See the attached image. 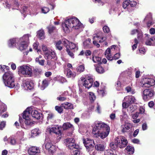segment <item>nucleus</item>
<instances>
[{"mask_svg":"<svg viewBox=\"0 0 155 155\" xmlns=\"http://www.w3.org/2000/svg\"><path fill=\"white\" fill-rule=\"evenodd\" d=\"M93 133L96 137H100L103 139L108 135L110 127L106 124L102 122H96L94 123Z\"/></svg>","mask_w":155,"mask_h":155,"instance_id":"1","label":"nucleus"},{"mask_svg":"<svg viewBox=\"0 0 155 155\" xmlns=\"http://www.w3.org/2000/svg\"><path fill=\"white\" fill-rule=\"evenodd\" d=\"M63 30L66 32H69L70 29H78L84 27L83 25L76 17L70 18L65 20L62 23Z\"/></svg>","mask_w":155,"mask_h":155,"instance_id":"2","label":"nucleus"},{"mask_svg":"<svg viewBox=\"0 0 155 155\" xmlns=\"http://www.w3.org/2000/svg\"><path fill=\"white\" fill-rule=\"evenodd\" d=\"M3 82L6 86L13 88L15 86L14 79L13 74L9 71L5 72L2 77Z\"/></svg>","mask_w":155,"mask_h":155,"instance_id":"3","label":"nucleus"},{"mask_svg":"<svg viewBox=\"0 0 155 155\" xmlns=\"http://www.w3.org/2000/svg\"><path fill=\"white\" fill-rule=\"evenodd\" d=\"M18 71L25 77H31L33 74L32 67L29 65H23L19 67Z\"/></svg>","mask_w":155,"mask_h":155,"instance_id":"4","label":"nucleus"},{"mask_svg":"<svg viewBox=\"0 0 155 155\" xmlns=\"http://www.w3.org/2000/svg\"><path fill=\"white\" fill-rule=\"evenodd\" d=\"M93 81V76L91 75H87L85 78H81L79 81V84L81 86H84L85 88L89 89L92 86Z\"/></svg>","mask_w":155,"mask_h":155,"instance_id":"5","label":"nucleus"},{"mask_svg":"<svg viewBox=\"0 0 155 155\" xmlns=\"http://www.w3.org/2000/svg\"><path fill=\"white\" fill-rule=\"evenodd\" d=\"M42 49L44 54V58L46 59L49 60L55 58L56 54L54 51L44 45L42 46Z\"/></svg>","mask_w":155,"mask_h":155,"instance_id":"6","label":"nucleus"},{"mask_svg":"<svg viewBox=\"0 0 155 155\" xmlns=\"http://www.w3.org/2000/svg\"><path fill=\"white\" fill-rule=\"evenodd\" d=\"M31 110L30 107L28 108L23 113V117L25 120V124L27 126H31L34 124V122L30 118Z\"/></svg>","mask_w":155,"mask_h":155,"instance_id":"7","label":"nucleus"},{"mask_svg":"<svg viewBox=\"0 0 155 155\" xmlns=\"http://www.w3.org/2000/svg\"><path fill=\"white\" fill-rule=\"evenodd\" d=\"M47 130L50 133H55L58 140L60 139L62 137L61 131V127H60L55 126L51 128L47 127Z\"/></svg>","mask_w":155,"mask_h":155,"instance_id":"8","label":"nucleus"},{"mask_svg":"<svg viewBox=\"0 0 155 155\" xmlns=\"http://www.w3.org/2000/svg\"><path fill=\"white\" fill-rule=\"evenodd\" d=\"M141 83L142 87L149 88L155 84V80L151 78H145L142 79Z\"/></svg>","mask_w":155,"mask_h":155,"instance_id":"9","label":"nucleus"},{"mask_svg":"<svg viewBox=\"0 0 155 155\" xmlns=\"http://www.w3.org/2000/svg\"><path fill=\"white\" fill-rule=\"evenodd\" d=\"M93 44L97 48L100 47V45L98 42L101 43L105 40V38L100 36V34H94L93 37Z\"/></svg>","mask_w":155,"mask_h":155,"instance_id":"10","label":"nucleus"},{"mask_svg":"<svg viewBox=\"0 0 155 155\" xmlns=\"http://www.w3.org/2000/svg\"><path fill=\"white\" fill-rule=\"evenodd\" d=\"M115 141L118 143V147L120 148H123L125 147L128 143V141L127 139L124 136H121L119 139L118 137L115 138Z\"/></svg>","mask_w":155,"mask_h":155,"instance_id":"11","label":"nucleus"},{"mask_svg":"<svg viewBox=\"0 0 155 155\" xmlns=\"http://www.w3.org/2000/svg\"><path fill=\"white\" fill-rule=\"evenodd\" d=\"M143 97L144 101H147L154 95V91L150 89L144 90L143 92Z\"/></svg>","mask_w":155,"mask_h":155,"instance_id":"12","label":"nucleus"},{"mask_svg":"<svg viewBox=\"0 0 155 155\" xmlns=\"http://www.w3.org/2000/svg\"><path fill=\"white\" fill-rule=\"evenodd\" d=\"M83 143L86 148L90 149L94 148V144L93 140L87 138L86 139H84Z\"/></svg>","mask_w":155,"mask_h":155,"instance_id":"13","label":"nucleus"},{"mask_svg":"<svg viewBox=\"0 0 155 155\" xmlns=\"http://www.w3.org/2000/svg\"><path fill=\"white\" fill-rule=\"evenodd\" d=\"M40 151L38 147H32L28 149V153L30 155H37L39 154Z\"/></svg>","mask_w":155,"mask_h":155,"instance_id":"14","label":"nucleus"},{"mask_svg":"<svg viewBox=\"0 0 155 155\" xmlns=\"http://www.w3.org/2000/svg\"><path fill=\"white\" fill-rule=\"evenodd\" d=\"M132 124L128 122H125L124 123L121 125V131L124 133L128 132L132 128Z\"/></svg>","mask_w":155,"mask_h":155,"instance_id":"15","label":"nucleus"},{"mask_svg":"<svg viewBox=\"0 0 155 155\" xmlns=\"http://www.w3.org/2000/svg\"><path fill=\"white\" fill-rule=\"evenodd\" d=\"M45 147L46 149L48 150L49 152L52 154L56 151L55 147L50 143H47L45 145Z\"/></svg>","mask_w":155,"mask_h":155,"instance_id":"16","label":"nucleus"},{"mask_svg":"<svg viewBox=\"0 0 155 155\" xmlns=\"http://www.w3.org/2000/svg\"><path fill=\"white\" fill-rule=\"evenodd\" d=\"M64 73L68 78H74L76 76V74L74 72H72L70 69L65 68L64 70Z\"/></svg>","mask_w":155,"mask_h":155,"instance_id":"17","label":"nucleus"},{"mask_svg":"<svg viewBox=\"0 0 155 155\" xmlns=\"http://www.w3.org/2000/svg\"><path fill=\"white\" fill-rule=\"evenodd\" d=\"M31 109V111L30 112V114L32 115V117L37 119H40L41 117L42 116V114L39 112L37 110H32V109Z\"/></svg>","mask_w":155,"mask_h":155,"instance_id":"18","label":"nucleus"},{"mask_svg":"<svg viewBox=\"0 0 155 155\" xmlns=\"http://www.w3.org/2000/svg\"><path fill=\"white\" fill-rule=\"evenodd\" d=\"M23 85L25 89L28 90H31L33 88L34 84L31 81H26L24 83Z\"/></svg>","mask_w":155,"mask_h":155,"instance_id":"19","label":"nucleus"},{"mask_svg":"<svg viewBox=\"0 0 155 155\" xmlns=\"http://www.w3.org/2000/svg\"><path fill=\"white\" fill-rule=\"evenodd\" d=\"M124 101H127L129 104L134 103L136 100L134 97L132 96H128L125 97L124 99Z\"/></svg>","mask_w":155,"mask_h":155,"instance_id":"20","label":"nucleus"},{"mask_svg":"<svg viewBox=\"0 0 155 155\" xmlns=\"http://www.w3.org/2000/svg\"><path fill=\"white\" fill-rule=\"evenodd\" d=\"M105 55L107 59L111 61L113 59V56L110 52V49L108 48L107 49L105 52Z\"/></svg>","mask_w":155,"mask_h":155,"instance_id":"21","label":"nucleus"},{"mask_svg":"<svg viewBox=\"0 0 155 155\" xmlns=\"http://www.w3.org/2000/svg\"><path fill=\"white\" fill-rule=\"evenodd\" d=\"M30 35L29 34L25 35L20 39V42H22L23 43H27L29 42V38Z\"/></svg>","mask_w":155,"mask_h":155,"instance_id":"22","label":"nucleus"},{"mask_svg":"<svg viewBox=\"0 0 155 155\" xmlns=\"http://www.w3.org/2000/svg\"><path fill=\"white\" fill-rule=\"evenodd\" d=\"M66 146L70 149H78L79 148V146L75 144L74 142H73L72 143H66Z\"/></svg>","mask_w":155,"mask_h":155,"instance_id":"23","label":"nucleus"},{"mask_svg":"<svg viewBox=\"0 0 155 155\" xmlns=\"http://www.w3.org/2000/svg\"><path fill=\"white\" fill-rule=\"evenodd\" d=\"M105 144H98L95 146V148L97 150L103 151L105 149Z\"/></svg>","mask_w":155,"mask_h":155,"instance_id":"24","label":"nucleus"},{"mask_svg":"<svg viewBox=\"0 0 155 155\" xmlns=\"http://www.w3.org/2000/svg\"><path fill=\"white\" fill-rule=\"evenodd\" d=\"M27 43H23L22 42H20L18 45V49L21 51H22L25 49L28 46Z\"/></svg>","mask_w":155,"mask_h":155,"instance_id":"25","label":"nucleus"},{"mask_svg":"<svg viewBox=\"0 0 155 155\" xmlns=\"http://www.w3.org/2000/svg\"><path fill=\"white\" fill-rule=\"evenodd\" d=\"M16 39H12L8 41V45L10 47H13L16 46Z\"/></svg>","mask_w":155,"mask_h":155,"instance_id":"26","label":"nucleus"},{"mask_svg":"<svg viewBox=\"0 0 155 155\" xmlns=\"http://www.w3.org/2000/svg\"><path fill=\"white\" fill-rule=\"evenodd\" d=\"M155 38H151L147 40L145 42L146 44L148 45H155Z\"/></svg>","mask_w":155,"mask_h":155,"instance_id":"27","label":"nucleus"},{"mask_svg":"<svg viewBox=\"0 0 155 155\" xmlns=\"http://www.w3.org/2000/svg\"><path fill=\"white\" fill-rule=\"evenodd\" d=\"M40 133V131L38 128H35L32 130L31 131V136L35 137Z\"/></svg>","mask_w":155,"mask_h":155,"instance_id":"28","label":"nucleus"},{"mask_svg":"<svg viewBox=\"0 0 155 155\" xmlns=\"http://www.w3.org/2000/svg\"><path fill=\"white\" fill-rule=\"evenodd\" d=\"M118 143H116V141H115L114 140V142H111L110 143V146L111 149L115 150L118 147Z\"/></svg>","mask_w":155,"mask_h":155,"instance_id":"29","label":"nucleus"},{"mask_svg":"<svg viewBox=\"0 0 155 155\" xmlns=\"http://www.w3.org/2000/svg\"><path fill=\"white\" fill-rule=\"evenodd\" d=\"M91 43V40L90 38H89L85 40L83 42V44L84 46L86 47H90Z\"/></svg>","mask_w":155,"mask_h":155,"instance_id":"30","label":"nucleus"},{"mask_svg":"<svg viewBox=\"0 0 155 155\" xmlns=\"http://www.w3.org/2000/svg\"><path fill=\"white\" fill-rule=\"evenodd\" d=\"M37 37L40 39H43L45 38L44 32L43 30H40L38 31Z\"/></svg>","mask_w":155,"mask_h":155,"instance_id":"31","label":"nucleus"},{"mask_svg":"<svg viewBox=\"0 0 155 155\" xmlns=\"http://www.w3.org/2000/svg\"><path fill=\"white\" fill-rule=\"evenodd\" d=\"M56 48L60 51L62 49L63 46L61 41L60 40L55 43Z\"/></svg>","mask_w":155,"mask_h":155,"instance_id":"32","label":"nucleus"},{"mask_svg":"<svg viewBox=\"0 0 155 155\" xmlns=\"http://www.w3.org/2000/svg\"><path fill=\"white\" fill-rule=\"evenodd\" d=\"M101 59L100 57L97 56H93L92 60L94 63L100 64L101 63Z\"/></svg>","mask_w":155,"mask_h":155,"instance_id":"33","label":"nucleus"},{"mask_svg":"<svg viewBox=\"0 0 155 155\" xmlns=\"http://www.w3.org/2000/svg\"><path fill=\"white\" fill-rule=\"evenodd\" d=\"M62 127L64 130H66L70 128H73V129L74 128L73 125L68 122L65 123L62 126Z\"/></svg>","mask_w":155,"mask_h":155,"instance_id":"34","label":"nucleus"},{"mask_svg":"<svg viewBox=\"0 0 155 155\" xmlns=\"http://www.w3.org/2000/svg\"><path fill=\"white\" fill-rule=\"evenodd\" d=\"M68 47V49L70 48L71 49H73L76 48V49L77 50L78 48V46L76 44L71 42H69Z\"/></svg>","mask_w":155,"mask_h":155,"instance_id":"35","label":"nucleus"},{"mask_svg":"<svg viewBox=\"0 0 155 155\" xmlns=\"http://www.w3.org/2000/svg\"><path fill=\"white\" fill-rule=\"evenodd\" d=\"M125 150L129 152L130 154H132L134 152V147H132L127 146L125 148Z\"/></svg>","mask_w":155,"mask_h":155,"instance_id":"36","label":"nucleus"},{"mask_svg":"<svg viewBox=\"0 0 155 155\" xmlns=\"http://www.w3.org/2000/svg\"><path fill=\"white\" fill-rule=\"evenodd\" d=\"M48 82L47 80L46 79L44 80L42 82V85L40 87V88L41 90H44L45 88L48 85Z\"/></svg>","mask_w":155,"mask_h":155,"instance_id":"37","label":"nucleus"},{"mask_svg":"<svg viewBox=\"0 0 155 155\" xmlns=\"http://www.w3.org/2000/svg\"><path fill=\"white\" fill-rule=\"evenodd\" d=\"M8 140L12 145H15L16 143V141L15 139L12 137H10L8 138Z\"/></svg>","mask_w":155,"mask_h":155,"instance_id":"38","label":"nucleus"},{"mask_svg":"<svg viewBox=\"0 0 155 155\" xmlns=\"http://www.w3.org/2000/svg\"><path fill=\"white\" fill-rule=\"evenodd\" d=\"M96 71L99 73L102 74L104 72V70L103 68L99 66L96 68Z\"/></svg>","mask_w":155,"mask_h":155,"instance_id":"39","label":"nucleus"},{"mask_svg":"<svg viewBox=\"0 0 155 155\" xmlns=\"http://www.w3.org/2000/svg\"><path fill=\"white\" fill-rule=\"evenodd\" d=\"M84 66L83 64L79 66L77 68V72L81 73L84 71Z\"/></svg>","mask_w":155,"mask_h":155,"instance_id":"40","label":"nucleus"},{"mask_svg":"<svg viewBox=\"0 0 155 155\" xmlns=\"http://www.w3.org/2000/svg\"><path fill=\"white\" fill-rule=\"evenodd\" d=\"M89 99L91 102H93L96 99V97L94 94L91 92H90Z\"/></svg>","mask_w":155,"mask_h":155,"instance_id":"41","label":"nucleus"},{"mask_svg":"<svg viewBox=\"0 0 155 155\" xmlns=\"http://www.w3.org/2000/svg\"><path fill=\"white\" fill-rule=\"evenodd\" d=\"M129 0H127L124 1L123 3L122 6L123 8H127L128 7L129 5Z\"/></svg>","mask_w":155,"mask_h":155,"instance_id":"42","label":"nucleus"},{"mask_svg":"<svg viewBox=\"0 0 155 155\" xmlns=\"http://www.w3.org/2000/svg\"><path fill=\"white\" fill-rule=\"evenodd\" d=\"M152 19H153L151 14L150 13H149L147 14L145 18H144V20L145 21H149Z\"/></svg>","mask_w":155,"mask_h":155,"instance_id":"43","label":"nucleus"},{"mask_svg":"<svg viewBox=\"0 0 155 155\" xmlns=\"http://www.w3.org/2000/svg\"><path fill=\"white\" fill-rule=\"evenodd\" d=\"M54 117V114L52 113H49L48 115V116L47 117V119L48 120V121L49 120H50L51 119H52Z\"/></svg>","mask_w":155,"mask_h":155,"instance_id":"44","label":"nucleus"},{"mask_svg":"<svg viewBox=\"0 0 155 155\" xmlns=\"http://www.w3.org/2000/svg\"><path fill=\"white\" fill-rule=\"evenodd\" d=\"M1 103L2 105L1 106L0 110L1 112H4L6 110V106L5 104L2 103L1 102Z\"/></svg>","mask_w":155,"mask_h":155,"instance_id":"45","label":"nucleus"},{"mask_svg":"<svg viewBox=\"0 0 155 155\" xmlns=\"http://www.w3.org/2000/svg\"><path fill=\"white\" fill-rule=\"evenodd\" d=\"M62 107L56 106L55 107V109L56 111H57L59 113H61L63 111V108Z\"/></svg>","mask_w":155,"mask_h":155,"instance_id":"46","label":"nucleus"},{"mask_svg":"<svg viewBox=\"0 0 155 155\" xmlns=\"http://www.w3.org/2000/svg\"><path fill=\"white\" fill-rule=\"evenodd\" d=\"M155 21L153 19L148 21L147 24L148 27H150L151 26L154 24Z\"/></svg>","mask_w":155,"mask_h":155,"instance_id":"47","label":"nucleus"},{"mask_svg":"<svg viewBox=\"0 0 155 155\" xmlns=\"http://www.w3.org/2000/svg\"><path fill=\"white\" fill-rule=\"evenodd\" d=\"M116 87V89L117 90L119 91L120 90L121 87V83L119 81H117L116 82V84L115 85Z\"/></svg>","mask_w":155,"mask_h":155,"instance_id":"48","label":"nucleus"},{"mask_svg":"<svg viewBox=\"0 0 155 155\" xmlns=\"http://www.w3.org/2000/svg\"><path fill=\"white\" fill-rule=\"evenodd\" d=\"M49 11L48 8L46 7H44L41 8V12L44 14H46L48 13Z\"/></svg>","mask_w":155,"mask_h":155,"instance_id":"49","label":"nucleus"},{"mask_svg":"<svg viewBox=\"0 0 155 155\" xmlns=\"http://www.w3.org/2000/svg\"><path fill=\"white\" fill-rule=\"evenodd\" d=\"M135 109L136 108L133 105H130L128 109V110L130 112L132 113L134 112Z\"/></svg>","mask_w":155,"mask_h":155,"instance_id":"50","label":"nucleus"},{"mask_svg":"<svg viewBox=\"0 0 155 155\" xmlns=\"http://www.w3.org/2000/svg\"><path fill=\"white\" fill-rule=\"evenodd\" d=\"M69 42L68 40L66 39H64L63 40V44L66 47L67 49H68V46L69 43Z\"/></svg>","mask_w":155,"mask_h":155,"instance_id":"51","label":"nucleus"},{"mask_svg":"<svg viewBox=\"0 0 155 155\" xmlns=\"http://www.w3.org/2000/svg\"><path fill=\"white\" fill-rule=\"evenodd\" d=\"M74 140L72 138H67L65 140V141L66 142V143H72L73 142H74Z\"/></svg>","mask_w":155,"mask_h":155,"instance_id":"52","label":"nucleus"},{"mask_svg":"<svg viewBox=\"0 0 155 155\" xmlns=\"http://www.w3.org/2000/svg\"><path fill=\"white\" fill-rule=\"evenodd\" d=\"M103 29L104 31L106 33H108L110 31L109 28L107 26H104L103 28Z\"/></svg>","mask_w":155,"mask_h":155,"instance_id":"53","label":"nucleus"},{"mask_svg":"<svg viewBox=\"0 0 155 155\" xmlns=\"http://www.w3.org/2000/svg\"><path fill=\"white\" fill-rule=\"evenodd\" d=\"M113 153V151L111 150H107L105 152L104 155H112Z\"/></svg>","mask_w":155,"mask_h":155,"instance_id":"54","label":"nucleus"},{"mask_svg":"<svg viewBox=\"0 0 155 155\" xmlns=\"http://www.w3.org/2000/svg\"><path fill=\"white\" fill-rule=\"evenodd\" d=\"M129 3V5L131 7L135 6L137 4L136 2L134 1H130V0Z\"/></svg>","mask_w":155,"mask_h":155,"instance_id":"55","label":"nucleus"},{"mask_svg":"<svg viewBox=\"0 0 155 155\" xmlns=\"http://www.w3.org/2000/svg\"><path fill=\"white\" fill-rule=\"evenodd\" d=\"M6 125V122L4 121H2L0 124V130H2L5 127Z\"/></svg>","mask_w":155,"mask_h":155,"instance_id":"56","label":"nucleus"},{"mask_svg":"<svg viewBox=\"0 0 155 155\" xmlns=\"http://www.w3.org/2000/svg\"><path fill=\"white\" fill-rule=\"evenodd\" d=\"M129 104L127 102V101H125L123 102L122 104V107H123V109H124V108H126L129 106Z\"/></svg>","mask_w":155,"mask_h":155,"instance_id":"57","label":"nucleus"},{"mask_svg":"<svg viewBox=\"0 0 155 155\" xmlns=\"http://www.w3.org/2000/svg\"><path fill=\"white\" fill-rule=\"evenodd\" d=\"M71 105V104L68 102H66V103L63 104L62 105V106L64 108L66 109L68 108V107H70Z\"/></svg>","mask_w":155,"mask_h":155,"instance_id":"58","label":"nucleus"},{"mask_svg":"<svg viewBox=\"0 0 155 155\" xmlns=\"http://www.w3.org/2000/svg\"><path fill=\"white\" fill-rule=\"evenodd\" d=\"M17 134L18 135L19 138L20 139H21L23 138L24 135V132L22 131L18 132Z\"/></svg>","mask_w":155,"mask_h":155,"instance_id":"59","label":"nucleus"},{"mask_svg":"<svg viewBox=\"0 0 155 155\" xmlns=\"http://www.w3.org/2000/svg\"><path fill=\"white\" fill-rule=\"evenodd\" d=\"M143 36V34L141 32L139 31L137 33V38L139 40H140L142 38Z\"/></svg>","mask_w":155,"mask_h":155,"instance_id":"60","label":"nucleus"},{"mask_svg":"<svg viewBox=\"0 0 155 155\" xmlns=\"http://www.w3.org/2000/svg\"><path fill=\"white\" fill-rule=\"evenodd\" d=\"M19 5L18 3V2L17 1H15L14 4L13 6L14 7H12V9H18V7Z\"/></svg>","mask_w":155,"mask_h":155,"instance_id":"61","label":"nucleus"},{"mask_svg":"<svg viewBox=\"0 0 155 155\" xmlns=\"http://www.w3.org/2000/svg\"><path fill=\"white\" fill-rule=\"evenodd\" d=\"M55 29L54 27L53 26H50L48 27V31L49 33H51Z\"/></svg>","mask_w":155,"mask_h":155,"instance_id":"62","label":"nucleus"},{"mask_svg":"<svg viewBox=\"0 0 155 155\" xmlns=\"http://www.w3.org/2000/svg\"><path fill=\"white\" fill-rule=\"evenodd\" d=\"M73 150V154L72 155H79L80 152L78 149H74Z\"/></svg>","mask_w":155,"mask_h":155,"instance_id":"63","label":"nucleus"},{"mask_svg":"<svg viewBox=\"0 0 155 155\" xmlns=\"http://www.w3.org/2000/svg\"><path fill=\"white\" fill-rule=\"evenodd\" d=\"M120 53H117L115 54L113 57V59H114L115 60L118 59L120 58Z\"/></svg>","mask_w":155,"mask_h":155,"instance_id":"64","label":"nucleus"}]
</instances>
